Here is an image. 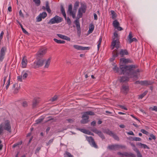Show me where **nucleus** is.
I'll list each match as a JSON object with an SVG mask.
<instances>
[{"mask_svg": "<svg viewBox=\"0 0 157 157\" xmlns=\"http://www.w3.org/2000/svg\"><path fill=\"white\" fill-rule=\"evenodd\" d=\"M94 29V26L93 24H91L90 25L89 29L88 30V33L90 34L91 33Z\"/></svg>", "mask_w": 157, "mask_h": 157, "instance_id": "obj_26", "label": "nucleus"}, {"mask_svg": "<svg viewBox=\"0 0 157 157\" xmlns=\"http://www.w3.org/2000/svg\"><path fill=\"white\" fill-rule=\"evenodd\" d=\"M152 110L157 112V106H154L153 108H152Z\"/></svg>", "mask_w": 157, "mask_h": 157, "instance_id": "obj_64", "label": "nucleus"}, {"mask_svg": "<svg viewBox=\"0 0 157 157\" xmlns=\"http://www.w3.org/2000/svg\"><path fill=\"white\" fill-rule=\"evenodd\" d=\"M44 118H41L39 119H38L36 121V124H38L40 123H41L43 120Z\"/></svg>", "mask_w": 157, "mask_h": 157, "instance_id": "obj_49", "label": "nucleus"}, {"mask_svg": "<svg viewBox=\"0 0 157 157\" xmlns=\"http://www.w3.org/2000/svg\"><path fill=\"white\" fill-rule=\"evenodd\" d=\"M129 90L128 86L127 85L123 84L121 89V92L122 93L126 94H127Z\"/></svg>", "mask_w": 157, "mask_h": 157, "instance_id": "obj_10", "label": "nucleus"}, {"mask_svg": "<svg viewBox=\"0 0 157 157\" xmlns=\"http://www.w3.org/2000/svg\"><path fill=\"white\" fill-rule=\"evenodd\" d=\"M87 140L89 142L90 144L93 147L98 148V146L95 142L93 138L91 136H90L86 138Z\"/></svg>", "mask_w": 157, "mask_h": 157, "instance_id": "obj_9", "label": "nucleus"}, {"mask_svg": "<svg viewBox=\"0 0 157 157\" xmlns=\"http://www.w3.org/2000/svg\"><path fill=\"white\" fill-rule=\"evenodd\" d=\"M75 13H74V11H73L71 12V13H69L70 14L72 15V17L73 18H74L75 17Z\"/></svg>", "mask_w": 157, "mask_h": 157, "instance_id": "obj_59", "label": "nucleus"}, {"mask_svg": "<svg viewBox=\"0 0 157 157\" xmlns=\"http://www.w3.org/2000/svg\"><path fill=\"white\" fill-rule=\"evenodd\" d=\"M10 85V75L9 76V78L8 81V84L6 86V89L7 90L8 88H9V86Z\"/></svg>", "mask_w": 157, "mask_h": 157, "instance_id": "obj_56", "label": "nucleus"}, {"mask_svg": "<svg viewBox=\"0 0 157 157\" xmlns=\"http://www.w3.org/2000/svg\"><path fill=\"white\" fill-rule=\"evenodd\" d=\"M66 121L69 123H72L74 121V120L73 119H66Z\"/></svg>", "mask_w": 157, "mask_h": 157, "instance_id": "obj_51", "label": "nucleus"}, {"mask_svg": "<svg viewBox=\"0 0 157 157\" xmlns=\"http://www.w3.org/2000/svg\"><path fill=\"white\" fill-rule=\"evenodd\" d=\"M46 8L47 11L49 13H51V10L50 8L49 2L48 1H46L45 2Z\"/></svg>", "mask_w": 157, "mask_h": 157, "instance_id": "obj_25", "label": "nucleus"}, {"mask_svg": "<svg viewBox=\"0 0 157 157\" xmlns=\"http://www.w3.org/2000/svg\"><path fill=\"white\" fill-rule=\"evenodd\" d=\"M141 147L143 148L144 149H145V148H147L148 149H150L149 147L148 146H147L146 145L144 144H143V145Z\"/></svg>", "mask_w": 157, "mask_h": 157, "instance_id": "obj_57", "label": "nucleus"}, {"mask_svg": "<svg viewBox=\"0 0 157 157\" xmlns=\"http://www.w3.org/2000/svg\"><path fill=\"white\" fill-rule=\"evenodd\" d=\"M65 156L67 157H73V156L68 151H66L64 154Z\"/></svg>", "mask_w": 157, "mask_h": 157, "instance_id": "obj_39", "label": "nucleus"}, {"mask_svg": "<svg viewBox=\"0 0 157 157\" xmlns=\"http://www.w3.org/2000/svg\"><path fill=\"white\" fill-rule=\"evenodd\" d=\"M120 63H122V65H124V64L128 63H132V61L128 59H125L122 58L120 59Z\"/></svg>", "mask_w": 157, "mask_h": 157, "instance_id": "obj_15", "label": "nucleus"}, {"mask_svg": "<svg viewBox=\"0 0 157 157\" xmlns=\"http://www.w3.org/2000/svg\"><path fill=\"white\" fill-rule=\"evenodd\" d=\"M19 25H20V26H21V28L22 29L23 32L25 34L28 33L23 28L22 24H21L19 22Z\"/></svg>", "mask_w": 157, "mask_h": 157, "instance_id": "obj_42", "label": "nucleus"}, {"mask_svg": "<svg viewBox=\"0 0 157 157\" xmlns=\"http://www.w3.org/2000/svg\"><path fill=\"white\" fill-rule=\"evenodd\" d=\"M112 136L116 140H119V139L118 136L114 133L113 134Z\"/></svg>", "mask_w": 157, "mask_h": 157, "instance_id": "obj_46", "label": "nucleus"}, {"mask_svg": "<svg viewBox=\"0 0 157 157\" xmlns=\"http://www.w3.org/2000/svg\"><path fill=\"white\" fill-rule=\"evenodd\" d=\"M4 35V32L3 31H2L0 34V41L3 38V36Z\"/></svg>", "mask_w": 157, "mask_h": 157, "instance_id": "obj_61", "label": "nucleus"}, {"mask_svg": "<svg viewBox=\"0 0 157 157\" xmlns=\"http://www.w3.org/2000/svg\"><path fill=\"white\" fill-rule=\"evenodd\" d=\"M118 155H120L123 156H125V157H136V155L131 153L128 152H124L122 153L120 152H118L117 153Z\"/></svg>", "mask_w": 157, "mask_h": 157, "instance_id": "obj_11", "label": "nucleus"}, {"mask_svg": "<svg viewBox=\"0 0 157 157\" xmlns=\"http://www.w3.org/2000/svg\"><path fill=\"white\" fill-rule=\"evenodd\" d=\"M73 47L74 48L78 50H88L90 49V47H84L76 45H74Z\"/></svg>", "mask_w": 157, "mask_h": 157, "instance_id": "obj_17", "label": "nucleus"}, {"mask_svg": "<svg viewBox=\"0 0 157 157\" xmlns=\"http://www.w3.org/2000/svg\"><path fill=\"white\" fill-rule=\"evenodd\" d=\"M37 60L35 61L33 65V67L35 69L42 66L44 63V60L40 58H36Z\"/></svg>", "mask_w": 157, "mask_h": 157, "instance_id": "obj_4", "label": "nucleus"}, {"mask_svg": "<svg viewBox=\"0 0 157 157\" xmlns=\"http://www.w3.org/2000/svg\"><path fill=\"white\" fill-rule=\"evenodd\" d=\"M3 127L4 129L10 132V122L9 121L7 120L5 121L4 124H3Z\"/></svg>", "mask_w": 157, "mask_h": 157, "instance_id": "obj_12", "label": "nucleus"}, {"mask_svg": "<svg viewBox=\"0 0 157 157\" xmlns=\"http://www.w3.org/2000/svg\"><path fill=\"white\" fill-rule=\"evenodd\" d=\"M92 131L97 134L102 140L105 139L104 136L101 131L98 130L96 128L93 129L92 130Z\"/></svg>", "mask_w": 157, "mask_h": 157, "instance_id": "obj_13", "label": "nucleus"}, {"mask_svg": "<svg viewBox=\"0 0 157 157\" xmlns=\"http://www.w3.org/2000/svg\"><path fill=\"white\" fill-rule=\"evenodd\" d=\"M133 35L131 32H130L129 34V35L127 37L128 41L129 43L130 41V40H132L133 37Z\"/></svg>", "mask_w": 157, "mask_h": 157, "instance_id": "obj_31", "label": "nucleus"}, {"mask_svg": "<svg viewBox=\"0 0 157 157\" xmlns=\"http://www.w3.org/2000/svg\"><path fill=\"white\" fill-rule=\"evenodd\" d=\"M40 14L41 15L42 18L43 19L44 18L47 16V14L45 12H44L42 13H41Z\"/></svg>", "mask_w": 157, "mask_h": 157, "instance_id": "obj_41", "label": "nucleus"}, {"mask_svg": "<svg viewBox=\"0 0 157 157\" xmlns=\"http://www.w3.org/2000/svg\"><path fill=\"white\" fill-rule=\"evenodd\" d=\"M3 125L2 123L0 125V135L2 132V131H3Z\"/></svg>", "mask_w": 157, "mask_h": 157, "instance_id": "obj_50", "label": "nucleus"}, {"mask_svg": "<svg viewBox=\"0 0 157 157\" xmlns=\"http://www.w3.org/2000/svg\"><path fill=\"white\" fill-rule=\"evenodd\" d=\"M147 91H144L142 94L139 95V99H142L147 93Z\"/></svg>", "mask_w": 157, "mask_h": 157, "instance_id": "obj_35", "label": "nucleus"}, {"mask_svg": "<svg viewBox=\"0 0 157 157\" xmlns=\"http://www.w3.org/2000/svg\"><path fill=\"white\" fill-rule=\"evenodd\" d=\"M57 35L59 37L63 39H64V36H65V35L59 34H57Z\"/></svg>", "mask_w": 157, "mask_h": 157, "instance_id": "obj_52", "label": "nucleus"}, {"mask_svg": "<svg viewBox=\"0 0 157 157\" xmlns=\"http://www.w3.org/2000/svg\"><path fill=\"white\" fill-rule=\"evenodd\" d=\"M6 50V48L4 47H3L1 49L0 55V61H2L4 58Z\"/></svg>", "mask_w": 157, "mask_h": 157, "instance_id": "obj_16", "label": "nucleus"}, {"mask_svg": "<svg viewBox=\"0 0 157 157\" xmlns=\"http://www.w3.org/2000/svg\"><path fill=\"white\" fill-rule=\"evenodd\" d=\"M57 98V96L56 95H55L54 96L53 98H52L50 100L52 101H55Z\"/></svg>", "mask_w": 157, "mask_h": 157, "instance_id": "obj_54", "label": "nucleus"}, {"mask_svg": "<svg viewBox=\"0 0 157 157\" xmlns=\"http://www.w3.org/2000/svg\"><path fill=\"white\" fill-rule=\"evenodd\" d=\"M86 10V6H83L80 7L78 10V11L82 12V13H85Z\"/></svg>", "mask_w": 157, "mask_h": 157, "instance_id": "obj_27", "label": "nucleus"}, {"mask_svg": "<svg viewBox=\"0 0 157 157\" xmlns=\"http://www.w3.org/2000/svg\"><path fill=\"white\" fill-rule=\"evenodd\" d=\"M42 18L41 17V15L40 14L36 17V21L37 22H39L41 21L42 20Z\"/></svg>", "mask_w": 157, "mask_h": 157, "instance_id": "obj_44", "label": "nucleus"}, {"mask_svg": "<svg viewBox=\"0 0 157 157\" xmlns=\"http://www.w3.org/2000/svg\"><path fill=\"white\" fill-rule=\"evenodd\" d=\"M22 106L24 107H26L28 106V103L26 101H24L21 103Z\"/></svg>", "mask_w": 157, "mask_h": 157, "instance_id": "obj_37", "label": "nucleus"}, {"mask_svg": "<svg viewBox=\"0 0 157 157\" xmlns=\"http://www.w3.org/2000/svg\"><path fill=\"white\" fill-rule=\"evenodd\" d=\"M66 20L67 24H68L69 25H70L71 23V21L69 18V17H67Z\"/></svg>", "mask_w": 157, "mask_h": 157, "instance_id": "obj_53", "label": "nucleus"}, {"mask_svg": "<svg viewBox=\"0 0 157 157\" xmlns=\"http://www.w3.org/2000/svg\"><path fill=\"white\" fill-rule=\"evenodd\" d=\"M82 119L81 121V123L84 124L88 122L89 117L88 115H85L83 114L82 116Z\"/></svg>", "mask_w": 157, "mask_h": 157, "instance_id": "obj_18", "label": "nucleus"}, {"mask_svg": "<svg viewBox=\"0 0 157 157\" xmlns=\"http://www.w3.org/2000/svg\"><path fill=\"white\" fill-rule=\"evenodd\" d=\"M136 66L135 65H120V68L115 65L113 68V71L120 74H126L130 78H137V73L139 70H135Z\"/></svg>", "mask_w": 157, "mask_h": 157, "instance_id": "obj_1", "label": "nucleus"}, {"mask_svg": "<svg viewBox=\"0 0 157 157\" xmlns=\"http://www.w3.org/2000/svg\"><path fill=\"white\" fill-rule=\"evenodd\" d=\"M140 131L144 134L146 135H148L149 133L148 132L145 130L144 129H142Z\"/></svg>", "mask_w": 157, "mask_h": 157, "instance_id": "obj_48", "label": "nucleus"}, {"mask_svg": "<svg viewBox=\"0 0 157 157\" xmlns=\"http://www.w3.org/2000/svg\"><path fill=\"white\" fill-rule=\"evenodd\" d=\"M113 25L115 28L120 25L119 23L117 20H115L114 21L113 23Z\"/></svg>", "mask_w": 157, "mask_h": 157, "instance_id": "obj_29", "label": "nucleus"}, {"mask_svg": "<svg viewBox=\"0 0 157 157\" xmlns=\"http://www.w3.org/2000/svg\"><path fill=\"white\" fill-rule=\"evenodd\" d=\"M119 54L121 57H122L124 55H128V52L127 50L125 49H121V51L120 52Z\"/></svg>", "mask_w": 157, "mask_h": 157, "instance_id": "obj_22", "label": "nucleus"}, {"mask_svg": "<svg viewBox=\"0 0 157 157\" xmlns=\"http://www.w3.org/2000/svg\"><path fill=\"white\" fill-rule=\"evenodd\" d=\"M111 13L112 16V17L113 19H115L116 17V13L113 10H111Z\"/></svg>", "mask_w": 157, "mask_h": 157, "instance_id": "obj_36", "label": "nucleus"}, {"mask_svg": "<svg viewBox=\"0 0 157 157\" xmlns=\"http://www.w3.org/2000/svg\"><path fill=\"white\" fill-rule=\"evenodd\" d=\"M40 149H41V147H37L36 151H35V153L37 154V153H38Z\"/></svg>", "mask_w": 157, "mask_h": 157, "instance_id": "obj_60", "label": "nucleus"}, {"mask_svg": "<svg viewBox=\"0 0 157 157\" xmlns=\"http://www.w3.org/2000/svg\"><path fill=\"white\" fill-rule=\"evenodd\" d=\"M84 114H85V115H94V112L91 111H87L85 112L84 113Z\"/></svg>", "mask_w": 157, "mask_h": 157, "instance_id": "obj_33", "label": "nucleus"}, {"mask_svg": "<svg viewBox=\"0 0 157 157\" xmlns=\"http://www.w3.org/2000/svg\"><path fill=\"white\" fill-rule=\"evenodd\" d=\"M153 82L147 80L141 81L140 84L142 85L147 86L153 84Z\"/></svg>", "mask_w": 157, "mask_h": 157, "instance_id": "obj_20", "label": "nucleus"}, {"mask_svg": "<svg viewBox=\"0 0 157 157\" xmlns=\"http://www.w3.org/2000/svg\"><path fill=\"white\" fill-rule=\"evenodd\" d=\"M119 36L117 32L116 31L114 33V37L113 38V41L112 42L111 46H112L111 49L113 50L115 47L117 49L119 48Z\"/></svg>", "mask_w": 157, "mask_h": 157, "instance_id": "obj_2", "label": "nucleus"}, {"mask_svg": "<svg viewBox=\"0 0 157 157\" xmlns=\"http://www.w3.org/2000/svg\"><path fill=\"white\" fill-rule=\"evenodd\" d=\"M137 40L136 38H132L131 40H130L129 42L128 43L129 44H130L132 43V42L133 41H137Z\"/></svg>", "mask_w": 157, "mask_h": 157, "instance_id": "obj_55", "label": "nucleus"}, {"mask_svg": "<svg viewBox=\"0 0 157 157\" xmlns=\"http://www.w3.org/2000/svg\"><path fill=\"white\" fill-rule=\"evenodd\" d=\"M20 89V84L17 83H15L14 84L12 88V90L13 93L14 94H17Z\"/></svg>", "mask_w": 157, "mask_h": 157, "instance_id": "obj_8", "label": "nucleus"}, {"mask_svg": "<svg viewBox=\"0 0 157 157\" xmlns=\"http://www.w3.org/2000/svg\"><path fill=\"white\" fill-rule=\"evenodd\" d=\"M102 37L101 36L100 37L99 40L98 42V50H99V48L100 47V45H101V41H102Z\"/></svg>", "mask_w": 157, "mask_h": 157, "instance_id": "obj_34", "label": "nucleus"}, {"mask_svg": "<svg viewBox=\"0 0 157 157\" xmlns=\"http://www.w3.org/2000/svg\"><path fill=\"white\" fill-rule=\"evenodd\" d=\"M104 132L112 136L113 133L109 129H107L104 130L103 131Z\"/></svg>", "mask_w": 157, "mask_h": 157, "instance_id": "obj_28", "label": "nucleus"}, {"mask_svg": "<svg viewBox=\"0 0 157 157\" xmlns=\"http://www.w3.org/2000/svg\"><path fill=\"white\" fill-rule=\"evenodd\" d=\"M124 146H121L118 144L109 145L108 146L107 148L111 150H116L120 148H124Z\"/></svg>", "mask_w": 157, "mask_h": 157, "instance_id": "obj_7", "label": "nucleus"}, {"mask_svg": "<svg viewBox=\"0 0 157 157\" xmlns=\"http://www.w3.org/2000/svg\"><path fill=\"white\" fill-rule=\"evenodd\" d=\"M77 29H81L80 24L79 22V20L78 19H76L75 21Z\"/></svg>", "mask_w": 157, "mask_h": 157, "instance_id": "obj_30", "label": "nucleus"}, {"mask_svg": "<svg viewBox=\"0 0 157 157\" xmlns=\"http://www.w3.org/2000/svg\"><path fill=\"white\" fill-rule=\"evenodd\" d=\"M27 60L26 58L24 56L22 60V65L23 68H25L26 67V66L27 63Z\"/></svg>", "mask_w": 157, "mask_h": 157, "instance_id": "obj_21", "label": "nucleus"}, {"mask_svg": "<svg viewBox=\"0 0 157 157\" xmlns=\"http://www.w3.org/2000/svg\"><path fill=\"white\" fill-rule=\"evenodd\" d=\"M63 20V19L62 17L57 15H56L50 20L48 24H53L55 23H58L62 21Z\"/></svg>", "mask_w": 157, "mask_h": 157, "instance_id": "obj_3", "label": "nucleus"}, {"mask_svg": "<svg viewBox=\"0 0 157 157\" xmlns=\"http://www.w3.org/2000/svg\"><path fill=\"white\" fill-rule=\"evenodd\" d=\"M47 50V49L42 48L40 49L36 54V58L43 57L46 53Z\"/></svg>", "mask_w": 157, "mask_h": 157, "instance_id": "obj_5", "label": "nucleus"}, {"mask_svg": "<svg viewBox=\"0 0 157 157\" xmlns=\"http://www.w3.org/2000/svg\"><path fill=\"white\" fill-rule=\"evenodd\" d=\"M79 3L78 2H76L75 3L74 6L78 7L79 6Z\"/></svg>", "mask_w": 157, "mask_h": 157, "instance_id": "obj_62", "label": "nucleus"}, {"mask_svg": "<svg viewBox=\"0 0 157 157\" xmlns=\"http://www.w3.org/2000/svg\"><path fill=\"white\" fill-rule=\"evenodd\" d=\"M78 130L81 131V132H83L84 133H85L86 130L84 129H82V128H79Z\"/></svg>", "mask_w": 157, "mask_h": 157, "instance_id": "obj_63", "label": "nucleus"}, {"mask_svg": "<svg viewBox=\"0 0 157 157\" xmlns=\"http://www.w3.org/2000/svg\"><path fill=\"white\" fill-rule=\"evenodd\" d=\"M33 2H34L35 4L37 6H39L41 3L40 0H33Z\"/></svg>", "mask_w": 157, "mask_h": 157, "instance_id": "obj_38", "label": "nucleus"}, {"mask_svg": "<svg viewBox=\"0 0 157 157\" xmlns=\"http://www.w3.org/2000/svg\"><path fill=\"white\" fill-rule=\"evenodd\" d=\"M61 11L63 14L66 13L62 5H61Z\"/></svg>", "mask_w": 157, "mask_h": 157, "instance_id": "obj_45", "label": "nucleus"}, {"mask_svg": "<svg viewBox=\"0 0 157 157\" xmlns=\"http://www.w3.org/2000/svg\"><path fill=\"white\" fill-rule=\"evenodd\" d=\"M29 72V71H23L21 73V75H20L17 77V79L18 80L21 82L22 81V79H26L28 76V73Z\"/></svg>", "mask_w": 157, "mask_h": 157, "instance_id": "obj_6", "label": "nucleus"}, {"mask_svg": "<svg viewBox=\"0 0 157 157\" xmlns=\"http://www.w3.org/2000/svg\"><path fill=\"white\" fill-rule=\"evenodd\" d=\"M40 101V99L39 98H35L32 102V107L33 108H36L38 105Z\"/></svg>", "mask_w": 157, "mask_h": 157, "instance_id": "obj_14", "label": "nucleus"}, {"mask_svg": "<svg viewBox=\"0 0 157 157\" xmlns=\"http://www.w3.org/2000/svg\"><path fill=\"white\" fill-rule=\"evenodd\" d=\"M132 140L136 141H140L141 140L140 138L139 137H134L132 139Z\"/></svg>", "mask_w": 157, "mask_h": 157, "instance_id": "obj_47", "label": "nucleus"}, {"mask_svg": "<svg viewBox=\"0 0 157 157\" xmlns=\"http://www.w3.org/2000/svg\"><path fill=\"white\" fill-rule=\"evenodd\" d=\"M72 4H70L68 6V12H69V13H71V12H73L72 11Z\"/></svg>", "mask_w": 157, "mask_h": 157, "instance_id": "obj_40", "label": "nucleus"}, {"mask_svg": "<svg viewBox=\"0 0 157 157\" xmlns=\"http://www.w3.org/2000/svg\"><path fill=\"white\" fill-rule=\"evenodd\" d=\"M117 49H115L113 51L112 54L113 57L110 59L111 61H113L114 59V58L117 57L118 56L119 53Z\"/></svg>", "mask_w": 157, "mask_h": 157, "instance_id": "obj_19", "label": "nucleus"}, {"mask_svg": "<svg viewBox=\"0 0 157 157\" xmlns=\"http://www.w3.org/2000/svg\"><path fill=\"white\" fill-rule=\"evenodd\" d=\"M82 16V12H79L78 11L77 14V18L78 19L80 18H81Z\"/></svg>", "mask_w": 157, "mask_h": 157, "instance_id": "obj_43", "label": "nucleus"}, {"mask_svg": "<svg viewBox=\"0 0 157 157\" xmlns=\"http://www.w3.org/2000/svg\"><path fill=\"white\" fill-rule=\"evenodd\" d=\"M77 34L79 37H80L81 35V29H77Z\"/></svg>", "mask_w": 157, "mask_h": 157, "instance_id": "obj_58", "label": "nucleus"}, {"mask_svg": "<svg viewBox=\"0 0 157 157\" xmlns=\"http://www.w3.org/2000/svg\"><path fill=\"white\" fill-rule=\"evenodd\" d=\"M53 40L55 42L58 44H64L65 43V41L64 40H58L55 38Z\"/></svg>", "mask_w": 157, "mask_h": 157, "instance_id": "obj_32", "label": "nucleus"}, {"mask_svg": "<svg viewBox=\"0 0 157 157\" xmlns=\"http://www.w3.org/2000/svg\"><path fill=\"white\" fill-rule=\"evenodd\" d=\"M128 78L127 77L122 76L120 77L119 80L121 82H124L128 80Z\"/></svg>", "mask_w": 157, "mask_h": 157, "instance_id": "obj_23", "label": "nucleus"}, {"mask_svg": "<svg viewBox=\"0 0 157 157\" xmlns=\"http://www.w3.org/2000/svg\"><path fill=\"white\" fill-rule=\"evenodd\" d=\"M51 59V58L49 57L46 61L45 64L44 66V67L45 68H48L49 67Z\"/></svg>", "mask_w": 157, "mask_h": 157, "instance_id": "obj_24", "label": "nucleus"}]
</instances>
